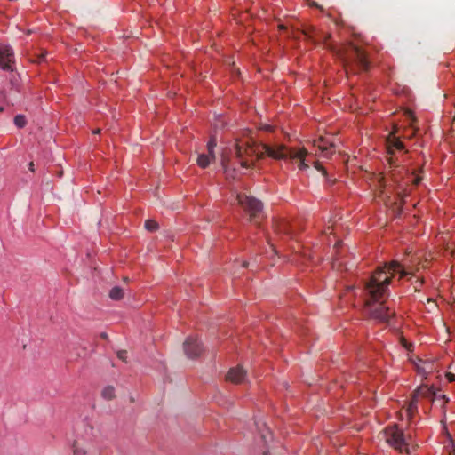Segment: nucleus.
Wrapping results in <instances>:
<instances>
[{
  "label": "nucleus",
  "mask_w": 455,
  "mask_h": 455,
  "mask_svg": "<svg viewBox=\"0 0 455 455\" xmlns=\"http://www.w3.org/2000/svg\"><path fill=\"white\" fill-rule=\"evenodd\" d=\"M273 227L276 234L285 235L287 237H293L294 231L291 224L283 219H275L273 220Z\"/></svg>",
  "instance_id": "1a4fd4ad"
},
{
  "label": "nucleus",
  "mask_w": 455,
  "mask_h": 455,
  "mask_svg": "<svg viewBox=\"0 0 455 455\" xmlns=\"http://www.w3.org/2000/svg\"><path fill=\"white\" fill-rule=\"evenodd\" d=\"M101 395L105 399L112 400L115 397V388L112 386H108L103 388Z\"/></svg>",
  "instance_id": "a211bd4d"
},
{
  "label": "nucleus",
  "mask_w": 455,
  "mask_h": 455,
  "mask_svg": "<svg viewBox=\"0 0 455 455\" xmlns=\"http://www.w3.org/2000/svg\"><path fill=\"white\" fill-rule=\"evenodd\" d=\"M315 146L319 148L324 157H329L334 152V143L324 138H319L315 140Z\"/></svg>",
  "instance_id": "9d476101"
},
{
  "label": "nucleus",
  "mask_w": 455,
  "mask_h": 455,
  "mask_svg": "<svg viewBox=\"0 0 455 455\" xmlns=\"http://www.w3.org/2000/svg\"><path fill=\"white\" fill-rule=\"evenodd\" d=\"M183 349L186 355L190 359H195L200 356L203 352L202 342L195 337H188L183 343Z\"/></svg>",
  "instance_id": "0eeeda50"
},
{
  "label": "nucleus",
  "mask_w": 455,
  "mask_h": 455,
  "mask_svg": "<svg viewBox=\"0 0 455 455\" xmlns=\"http://www.w3.org/2000/svg\"><path fill=\"white\" fill-rule=\"evenodd\" d=\"M438 399H443L444 404L449 402V399L444 395H441V394H437L436 393V397L432 396V400H438Z\"/></svg>",
  "instance_id": "a878e982"
},
{
  "label": "nucleus",
  "mask_w": 455,
  "mask_h": 455,
  "mask_svg": "<svg viewBox=\"0 0 455 455\" xmlns=\"http://www.w3.org/2000/svg\"><path fill=\"white\" fill-rule=\"evenodd\" d=\"M73 455H91L87 451L78 447L76 444L74 445Z\"/></svg>",
  "instance_id": "4be33fe9"
},
{
  "label": "nucleus",
  "mask_w": 455,
  "mask_h": 455,
  "mask_svg": "<svg viewBox=\"0 0 455 455\" xmlns=\"http://www.w3.org/2000/svg\"><path fill=\"white\" fill-rule=\"evenodd\" d=\"M211 161H212V159H211L210 156H207L206 154H200L197 157V164L201 168L208 167Z\"/></svg>",
  "instance_id": "f3484780"
},
{
  "label": "nucleus",
  "mask_w": 455,
  "mask_h": 455,
  "mask_svg": "<svg viewBox=\"0 0 455 455\" xmlns=\"http://www.w3.org/2000/svg\"><path fill=\"white\" fill-rule=\"evenodd\" d=\"M314 31H315V29L313 28H306L304 30L303 33H304L307 40H309V41H312V42L314 41L313 40V33H314Z\"/></svg>",
  "instance_id": "5701e85b"
},
{
  "label": "nucleus",
  "mask_w": 455,
  "mask_h": 455,
  "mask_svg": "<svg viewBox=\"0 0 455 455\" xmlns=\"http://www.w3.org/2000/svg\"><path fill=\"white\" fill-rule=\"evenodd\" d=\"M412 395L419 399L420 397L422 398H427V399H431L432 400V396H435L436 397V392L432 388V387H429L427 385H421L419 386L413 393Z\"/></svg>",
  "instance_id": "f8f14e48"
},
{
  "label": "nucleus",
  "mask_w": 455,
  "mask_h": 455,
  "mask_svg": "<svg viewBox=\"0 0 455 455\" xmlns=\"http://www.w3.org/2000/svg\"><path fill=\"white\" fill-rule=\"evenodd\" d=\"M217 145V139L215 135H212L207 143V148L214 149Z\"/></svg>",
  "instance_id": "b1692460"
},
{
  "label": "nucleus",
  "mask_w": 455,
  "mask_h": 455,
  "mask_svg": "<svg viewBox=\"0 0 455 455\" xmlns=\"http://www.w3.org/2000/svg\"><path fill=\"white\" fill-rule=\"evenodd\" d=\"M46 55H47V52L43 51V52H41L40 54H37L35 59H32L31 61L41 64V63L46 61Z\"/></svg>",
  "instance_id": "412c9836"
},
{
  "label": "nucleus",
  "mask_w": 455,
  "mask_h": 455,
  "mask_svg": "<svg viewBox=\"0 0 455 455\" xmlns=\"http://www.w3.org/2000/svg\"><path fill=\"white\" fill-rule=\"evenodd\" d=\"M267 153L274 159H298L299 170H306L308 164L306 163V156L307 151L305 148H288L283 145H279L276 148L271 146L264 147Z\"/></svg>",
  "instance_id": "7ed1b4c3"
},
{
  "label": "nucleus",
  "mask_w": 455,
  "mask_h": 455,
  "mask_svg": "<svg viewBox=\"0 0 455 455\" xmlns=\"http://www.w3.org/2000/svg\"><path fill=\"white\" fill-rule=\"evenodd\" d=\"M384 435L387 443L403 453V451L408 453L407 443L405 442V437L403 431L398 428L397 425L387 426L384 429Z\"/></svg>",
  "instance_id": "39448f33"
},
{
  "label": "nucleus",
  "mask_w": 455,
  "mask_h": 455,
  "mask_svg": "<svg viewBox=\"0 0 455 455\" xmlns=\"http://www.w3.org/2000/svg\"><path fill=\"white\" fill-rule=\"evenodd\" d=\"M99 132H100V130H96V131L94 132V133H99Z\"/></svg>",
  "instance_id": "f704fd0d"
},
{
  "label": "nucleus",
  "mask_w": 455,
  "mask_h": 455,
  "mask_svg": "<svg viewBox=\"0 0 455 455\" xmlns=\"http://www.w3.org/2000/svg\"><path fill=\"white\" fill-rule=\"evenodd\" d=\"M395 273L400 274V278L410 274L399 262L391 261L379 267L363 283L367 312L371 318L379 323H388L395 316V311L386 306L384 299L389 296L388 286Z\"/></svg>",
  "instance_id": "f257e3e1"
},
{
  "label": "nucleus",
  "mask_w": 455,
  "mask_h": 455,
  "mask_svg": "<svg viewBox=\"0 0 455 455\" xmlns=\"http://www.w3.org/2000/svg\"><path fill=\"white\" fill-rule=\"evenodd\" d=\"M4 111V107L0 106V112Z\"/></svg>",
  "instance_id": "72a5a7b5"
},
{
  "label": "nucleus",
  "mask_w": 455,
  "mask_h": 455,
  "mask_svg": "<svg viewBox=\"0 0 455 455\" xmlns=\"http://www.w3.org/2000/svg\"><path fill=\"white\" fill-rule=\"evenodd\" d=\"M244 378L245 371L239 366L231 368L227 375V380L235 384L242 383Z\"/></svg>",
  "instance_id": "9b49d317"
},
{
  "label": "nucleus",
  "mask_w": 455,
  "mask_h": 455,
  "mask_svg": "<svg viewBox=\"0 0 455 455\" xmlns=\"http://www.w3.org/2000/svg\"><path fill=\"white\" fill-rule=\"evenodd\" d=\"M418 402H419V399L416 398L412 394H411V401H410V403L408 405V409H407V411L409 413V415L411 417L414 413L417 412L418 411Z\"/></svg>",
  "instance_id": "dca6fc26"
},
{
  "label": "nucleus",
  "mask_w": 455,
  "mask_h": 455,
  "mask_svg": "<svg viewBox=\"0 0 455 455\" xmlns=\"http://www.w3.org/2000/svg\"><path fill=\"white\" fill-rule=\"evenodd\" d=\"M265 146H267V144L262 145V148L264 152L258 153L256 152V149L254 148V146L250 141H236L235 144V153L237 159L240 161V165L243 168H251L254 164L253 162H249L248 160L244 159L245 156H251L253 155H257L259 159H262L264 156L267 154L268 156H270L266 149Z\"/></svg>",
  "instance_id": "20e7f679"
},
{
  "label": "nucleus",
  "mask_w": 455,
  "mask_h": 455,
  "mask_svg": "<svg viewBox=\"0 0 455 455\" xmlns=\"http://www.w3.org/2000/svg\"><path fill=\"white\" fill-rule=\"evenodd\" d=\"M116 355L121 361L127 363V351L126 350L117 351Z\"/></svg>",
  "instance_id": "393cba45"
},
{
  "label": "nucleus",
  "mask_w": 455,
  "mask_h": 455,
  "mask_svg": "<svg viewBox=\"0 0 455 455\" xmlns=\"http://www.w3.org/2000/svg\"><path fill=\"white\" fill-rule=\"evenodd\" d=\"M159 225L154 220H148L145 222V228L149 232H155L158 229Z\"/></svg>",
  "instance_id": "6ab92c4d"
},
{
  "label": "nucleus",
  "mask_w": 455,
  "mask_h": 455,
  "mask_svg": "<svg viewBox=\"0 0 455 455\" xmlns=\"http://www.w3.org/2000/svg\"><path fill=\"white\" fill-rule=\"evenodd\" d=\"M100 337L103 339H107L108 338V334L106 332H101L100 334Z\"/></svg>",
  "instance_id": "7c9ffc66"
},
{
  "label": "nucleus",
  "mask_w": 455,
  "mask_h": 455,
  "mask_svg": "<svg viewBox=\"0 0 455 455\" xmlns=\"http://www.w3.org/2000/svg\"><path fill=\"white\" fill-rule=\"evenodd\" d=\"M221 165L224 170V172L227 174L228 177L235 178L236 175V170L235 168H230L229 167V159L226 157L225 156H222L221 157Z\"/></svg>",
  "instance_id": "4468645a"
},
{
  "label": "nucleus",
  "mask_w": 455,
  "mask_h": 455,
  "mask_svg": "<svg viewBox=\"0 0 455 455\" xmlns=\"http://www.w3.org/2000/svg\"><path fill=\"white\" fill-rule=\"evenodd\" d=\"M207 150H208V154H206V155L209 156L211 159L214 160L215 159L214 149L207 148Z\"/></svg>",
  "instance_id": "cd10ccee"
},
{
  "label": "nucleus",
  "mask_w": 455,
  "mask_h": 455,
  "mask_svg": "<svg viewBox=\"0 0 455 455\" xmlns=\"http://www.w3.org/2000/svg\"><path fill=\"white\" fill-rule=\"evenodd\" d=\"M248 266V263L246 261L243 262V267H246Z\"/></svg>",
  "instance_id": "473e14b6"
},
{
  "label": "nucleus",
  "mask_w": 455,
  "mask_h": 455,
  "mask_svg": "<svg viewBox=\"0 0 455 455\" xmlns=\"http://www.w3.org/2000/svg\"><path fill=\"white\" fill-rule=\"evenodd\" d=\"M446 377H447V379H448V380L450 382L455 381V375L454 374L449 372V373H447Z\"/></svg>",
  "instance_id": "c85d7f7f"
},
{
  "label": "nucleus",
  "mask_w": 455,
  "mask_h": 455,
  "mask_svg": "<svg viewBox=\"0 0 455 455\" xmlns=\"http://www.w3.org/2000/svg\"><path fill=\"white\" fill-rule=\"evenodd\" d=\"M388 153L394 154V150L403 151L404 149L403 143L399 140V138L392 135L388 140Z\"/></svg>",
  "instance_id": "ddd939ff"
},
{
  "label": "nucleus",
  "mask_w": 455,
  "mask_h": 455,
  "mask_svg": "<svg viewBox=\"0 0 455 455\" xmlns=\"http://www.w3.org/2000/svg\"><path fill=\"white\" fill-rule=\"evenodd\" d=\"M28 168H29V170H30L31 172H34V171H35V169H34V163H33V162H30V163H29Z\"/></svg>",
  "instance_id": "2f4dec72"
},
{
  "label": "nucleus",
  "mask_w": 455,
  "mask_h": 455,
  "mask_svg": "<svg viewBox=\"0 0 455 455\" xmlns=\"http://www.w3.org/2000/svg\"><path fill=\"white\" fill-rule=\"evenodd\" d=\"M308 5L310 7H315V8H318L321 10V12H323V8L322 6H320L315 1H311V0H308Z\"/></svg>",
  "instance_id": "bb28decb"
},
{
  "label": "nucleus",
  "mask_w": 455,
  "mask_h": 455,
  "mask_svg": "<svg viewBox=\"0 0 455 455\" xmlns=\"http://www.w3.org/2000/svg\"><path fill=\"white\" fill-rule=\"evenodd\" d=\"M341 59L347 74H358L367 72L371 62L364 50L355 44H349L341 47L338 52Z\"/></svg>",
  "instance_id": "f03ea898"
},
{
  "label": "nucleus",
  "mask_w": 455,
  "mask_h": 455,
  "mask_svg": "<svg viewBox=\"0 0 455 455\" xmlns=\"http://www.w3.org/2000/svg\"><path fill=\"white\" fill-rule=\"evenodd\" d=\"M236 200L243 210L250 214L251 219L256 218L262 211V203L255 197L249 196L245 194H238Z\"/></svg>",
  "instance_id": "423d86ee"
},
{
  "label": "nucleus",
  "mask_w": 455,
  "mask_h": 455,
  "mask_svg": "<svg viewBox=\"0 0 455 455\" xmlns=\"http://www.w3.org/2000/svg\"><path fill=\"white\" fill-rule=\"evenodd\" d=\"M264 455H268V453L267 452H264Z\"/></svg>",
  "instance_id": "c9c22d12"
},
{
  "label": "nucleus",
  "mask_w": 455,
  "mask_h": 455,
  "mask_svg": "<svg viewBox=\"0 0 455 455\" xmlns=\"http://www.w3.org/2000/svg\"><path fill=\"white\" fill-rule=\"evenodd\" d=\"M0 68L9 72L14 70V53L10 46L0 47Z\"/></svg>",
  "instance_id": "6e6552de"
},
{
  "label": "nucleus",
  "mask_w": 455,
  "mask_h": 455,
  "mask_svg": "<svg viewBox=\"0 0 455 455\" xmlns=\"http://www.w3.org/2000/svg\"><path fill=\"white\" fill-rule=\"evenodd\" d=\"M315 168L318 171L322 172L324 175L326 174V171L324 170V168L322 167L318 163L315 164Z\"/></svg>",
  "instance_id": "c756f323"
},
{
  "label": "nucleus",
  "mask_w": 455,
  "mask_h": 455,
  "mask_svg": "<svg viewBox=\"0 0 455 455\" xmlns=\"http://www.w3.org/2000/svg\"><path fill=\"white\" fill-rule=\"evenodd\" d=\"M109 297L113 300H120L124 297V290L119 286H115L110 290Z\"/></svg>",
  "instance_id": "2eb2a0df"
},
{
  "label": "nucleus",
  "mask_w": 455,
  "mask_h": 455,
  "mask_svg": "<svg viewBox=\"0 0 455 455\" xmlns=\"http://www.w3.org/2000/svg\"><path fill=\"white\" fill-rule=\"evenodd\" d=\"M14 124L18 128H23L27 124V119L24 115H17L14 117Z\"/></svg>",
  "instance_id": "aec40b11"
}]
</instances>
